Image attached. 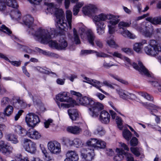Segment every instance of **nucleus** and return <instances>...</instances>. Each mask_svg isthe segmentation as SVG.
<instances>
[{
  "mask_svg": "<svg viewBox=\"0 0 161 161\" xmlns=\"http://www.w3.org/2000/svg\"><path fill=\"white\" fill-rule=\"evenodd\" d=\"M125 156L126 158L127 161H134V158L130 153L125 152Z\"/></svg>",
  "mask_w": 161,
  "mask_h": 161,
  "instance_id": "59",
  "label": "nucleus"
},
{
  "mask_svg": "<svg viewBox=\"0 0 161 161\" xmlns=\"http://www.w3.org/2000/svg\"><path fill=\"white\" fill-rule=\"evenodd\" d=\"M47 146L48 149L53 154H57L61 152V145L57 142H50L48 143Z\"/></svg>",
  "mask_w": 161,
  "mask_h": 161,
  "instance_id": "10",
  "label": "nucleus"
},
{
  "mask_svg": "<svg viewBox=\"0 0 161 161\" xmlns=\"http://www.w3.org/2000/svg\"><path fill=\"white\" fill-rule=\"evenodd\" d=\"M138 143V140L136 137H133L130 142V145L133 146L137 145Z\"/></svg>",
  "mask_w": 161,
  "mask_h": 161,
  "instance_id": "61",
  "label": "nucleus"
},
{
  "mask_svg": "<svg viewBox=\"0 0 161 161\" xmlns=\"http://www.w3.org/2000/svg\"><path fill=\"white\" fill-rule=\"evenodd\" d=\"M113 36H111L107 38L106 41L107 43L110 47L115 48H117L119 46L116 44L113 38Z\"/></svg>",
  "mask_w": 161,
  "mask_h": 161,
  "instance_id": "38",
  "label": "nucleus"
},
{
  "mask_svg": "<svg viewBox=\"0 0 161 161\" xmlns=\"http://www.w3.org/2000/svg\"><path fill=\"white\" fill-rule=\"evenodd\" d=\"M109 75L111 77H113L115 79L117 80L118 81L120 82L122 84L125 85H127L128 84V82L127 81L119 78L117 75H114L112 74H110Z\"/></svg>",
  "mask_w": 161,
  "mask_h": 161,
  "instance_id": "53",
  "label": "nucleus"
},
{
  "mask_svg": "<svg viewBox=\"0 0 161 161\" xmlns=\"http://www.w3.org/2000/svg\"><path fill=\"white\" fill-rule=\"evenodd\" d=\"M8 6L13 8H16L18 5L15 0H5Z\"/></svg>",
  "mask_w": 161,
  "mask_h": 161,
  "instance_id": "47",
  "label": "nucleus"
},
{
  "mask_svg": "<svg viewBox=\"0 0 161 161\" xmlns=\"http://www.w3.org/2000/svg\"><path fill=\"white\" fill-rule=\"evenodd\" d=\"M103 67L105 68L108 69L113 66H118V65L114 64L111 61H108L107 60L104 59L103 61Z\"/></svg>",
  "mask_w": 161,
  "mask_h": 161,
  "instance_id": "43",
  "label": "nucleus"
},
{
  "mask_svg": "<svg viewBox=\"0 0 161 161\" xmlns=\"http://www.w3.org/2000/svg\"><path fill=\"white\" fill-rule=\"evenodd\" d=\"M117 154L114 157V160L115 161L122 160L125 155V152L122 149L117 148L116 149Z\"/></svg>",
  "mask_w": 161,
  "mask_h": 161,
  "instance_id": "28",
  "label": "nucleus"
},
{
  "mask_svg": "<svg viewBox=\"0 0 161 161\" xmlns=\"http://www.w3.org/2000/svg\"><path fill=\"white\" fill-rule=\"evenodd\" d=\"M37 69L40 72H41V73H44V74H49L51 73L55 75H56V74L54 73L53 72H50L48 70H46L45 69L39 67H38L37 68Z\"/></svg>",
  "mask_w": 161,
  "mask_h": 161,
  "instance_id": "58",
  "label": "nucleus"
},
{
  "mask_svg": "<svg viewBox=\"0 0 161 161\" xmlns=\"http://www.w3.org/2000/svg\"><path fill=\"white\" fill-rule=\"evenodd\" d=\"M105 28H96L97 32L99 35H103L105 33Z\"/></svg>",
  "mask_w": 161,
  "mask_h": 161,
  "instance_id": "64",
  "label": "nucleus"
},
{
  "mask_svg": "<svg viewBox=\"0 0 161 161\" xmlns=\"http://www.w3.org/2000/svg\"><path fill=\"white\" fill-rule=\"evenodd\" d=\"M80 157L85 161H92L94 159L95 154L93 148H82L80 150Z\"/></svg>",
  "mask_w": 161,
  "mask_h": 161,
  "instance_id": "7",
  "label": "nucleus"
},
{
  "mask_svg": "<svg viewBox=\"0 0 161 161\" xmlns=\"http://www.w3.org/2000/svg\"><path fill=\"white\" fill-rule=\"evenodd\" d=\"M66 17L70 29L72 28V12L70 10H67L66 11Z\"/></svg>",
  "mask_w": 161,
  "mask_h": 161,
  "instance_id": "37",
  "label": "nucleus"
},
{
  "mask_svg": "<svg viewBox=\"0 0 161 161\" xmlns=\"http://www.w3.org/2000/svg\"><path fill=\"white\" fill-rule=\"evenodd\" d=\"M9 100L8 97H4L1 101V105L2 107H4L9 104Z\"/></svg>",
  "mask_w": 161,
  "mask_h": 161,
  "instance_id": "54",
  "label": "nucleus"
},
{
  "mask_svg": "<svg viewBox=\"0 0 161 161\" xmlns=\"http://www.w3.org/2000/svg\"><path fill=\"white\" fill-rule=\"evenodd\" d=\"M119 16L110 14L101 13L93 17V21L96 28H105L106 25L104 21H107L108 28V32L110 34L114 33L115 26L119 21Z\"/></svg>",
  "mask_w": 161,
  "mask_h": 161,
  "instance_id": "1",
  "label": "nucleus"
},
{
  "mask_svg": "<svg viewBox=\"0 0 161 161\" xmlns=\"http://www.w3.org/2000/svg\"><path fill=\"white\" fill-rule=\"evenodd\" d=\"M67 130L69 133L76 135L80 134L82 132V129L79 126L75 125L68 127Z\"/></svg>",
  "mask_w": 161,
  "mask_h": 161,
  "instance_id": "25",
  "label": "nucleus"
},
{
  "mask_svg": "<svg viewBox=\"0 0 161 161\" xmlns=\"http://www.w3.org/2000/svg\"><path fill=\"white\" fill-rule=\"evenodd\" d=\"M83 2H80L76 3L73 8V13L74 15H77L80 11V8L84 5Z\"/></svg>",
  "mask_w": 161,
  "mask_h": 161,
  "instance_id": "39",
  "label": "nucleus"
},
{
  "mask_svg": "<svg viewBox=\"0 0 161 161\" xmlns=\"http://www.w3.org/2000/svg\"><path fill=\"white\" fill-rule=\"evenodd\" d=\"M54 15L56 17V19L64 16V13L63 10L58 8L57 9Z\"/></svg>",
  "mask_w": 161,
  "mask_h": 161,
  "instance_id": "50",
  "label": "nucleus"
},
{
  "mask_svg": "<svg viewBox=\"0 0 161 161\" xmlns=\"http://www.w3.org/2000/svg\"><path fill=\"white\" fill-rule=\"evenodd\" d=\"M84 79L85 80H83L82 81L83 82H86L92 85L93 86L98 89L102 93L106 95H108V93L103 91L101 88L102 85V83L99 81L95 80H93L86 77H84Z\"/></svg>",
  "mask_w": 161,
  "mask_h": 161,
  "instance_id": "11",
  "label": "nucleus"
},
{
  "mask_svg": "<svg viewBox=\"0 0 161 161\" xmlns=\"http://www.w3.org/2000/svg\"><path fill=\"white\" fill-rule=\"evenodd\" d=\"M110 114L106 111L103 110L100 113L99 119L104 124H108L110 121Z\"/></svg>",
  "mask_w": 161,
  "mask_h": 161,
  "instance_id": "22",
  "label": "nucleus"
},
{
  "mask_svg": "<svg viewBox=\"0 0 161 161\" xmlns=\"http://www.w3.org/2000/svg\"><path fill=\"white\" fill-rule=\"evenodd\" d=\"M14 108L10 105L7 106L4 110L3 114L5 116H10L13 113Z\"/></svg>",
  "mask_w": 161,
  "mask_h": 161,
  "instance_id": "41",
  "label": "nucleus"
},
{
  "mask_svg": "<svg viewBox=\"0 0 161 161\" xmlns=\"http://www.w3.org/2000/svg\"><path fill=\"white\" fill-rule=\"evenodd\" d=\"M97 140V138H91L88 140L86 142V144L88 146L87 147L93 148L94 150L96 149Z\"/></svg>",
  "mask_w": 161,
  "mask_h": 161,
  "instance_id": "34",
  "label": "nucleus"
},
{
  "mask_svg": "<svg viewBox=\"0 0 161 161\" xmlns=\"http://www.w3.org/2000/svg\"><path fill=\"white\" fill-rule=\"evenodd\" d=\"M146 20L155 25H161V16L153 17H148L146 18Z\"/></svg>",
  "mask_w": 161,
  "mask_h": 161,
  "instance_id": "26",
  "label": "nucleus"
},
{
  "mask_svg": "<svg viewBox=\"0 0 161 161\" xmlns=\"http://www.w3.org/2000/svg\"><path fill=\"white\" fill-rule=\"evenodd\" d=\"M72 94L78 97L77 101L80 104L88 106L89 108L90 114L93 118H97L99 115L100 112L104 109V106L99 102H95L92 98L86 96L81 97L82 94L78 92L71 91Z\"/></svg>",
  "mask_w": 161,
  "mask_h": 161,
  "instance_id": "2",
  "label": "nucleus"
},
{
  "mask_svg": "<svg viewBox=\"0 0 161 161\" xmlns=\"http://www.w3.org/2000/svg\"><path fill=\"white\" fill-rule=\"evenodd\" d=\"M145 35L146 37H153L157 40L161 41V28H156L153 31L146 32Z\"/></svg>",
  "mask_w": 161,
  "mask_h": 161,
  "instance_id": "12",
  "label": "nucleus"
},
{
  "mask_svg": "<svg viewBox=\"0 0 161 161\" xmlns=\"http://www.w3.org/2000/svg\"><path fill=\"white\" fill-rule=\"evenodd\" d=\"M96 45L100 48H102L103 47V44L102 41L99 39H96L95 40Z\"/></svg>",
  "mask_w": 161,
  "mask_h": 161,
  "instance_id": "63",
  "label": "nucleus"
},
{
  "mask_svg": "<svg viewBox=\"0 0 161 161\" xmlns=\"http://www.w3.org/2000/svg\"><path fill=\"white\" fill-rule=\"evenodd\" d=\"M83 144L81 140L78 138H75L74 139V146L76 147H79L82 146Z\"/></svg>",
  "mask_w": 161,
  "mask_h": 161,
  "instance_id": "52",
  "label": "nucleus"
},
{
  "mask_svg": "<svg viewBox=\"0 0 161 161\" xmlns=\"http://www.w3.org/2000/svg\"><path fill=\"white\" fill-rule=\"evenodd\" d=\"M68 113L70 119L72 121L76 120L79 118V114L77 111L75 109H69Z\"/></svg>",
  "mask_w": 161,
  "mask_h": 161,
  "instance_id": "31",
  "label": "nucleus"
},
{
  "mask_svg": "<svg viewBox=\"0 0 161 161\" xmlns=\"http://www.w3.org/2000/svg\"><path fill=\"white\" fill-rule=\"evenodd\" d=\"M13 150L12 146L5 144L3 141H0V152L3 154L9 155L12 153Z\"/></svg>",
  "mask_w": 161,
  "mask_h": 161,
  "instance_id": "15",
  "label": "nucleus"
},
{
  "mask_svg": "<svg viewBox=\"0 0 161 161\" xmlns=\"http://www.w3.org/2000/svg\"><path fill=\"white\" fill-rule=\"evenodd\" d=\"M138 94L145 99L149 101H153V98L150 94L144 92H138Z\"/></svg>",
  "mask_w": 161,
  "mask_h": 161,
  "instance_id": "44",
  "label": "nucleus"
},
{
  "mask_svg": "<svg viewBox=\"0 0 161 161\" xmlns=\"http://www.w3.org/2000/svg\"><path fill=\"white\" fill-rule=\"evenodd\" d=\"M28 136L31 139H38L40 138L41 136L38 131L32 129L28 131Z\"/></svg>",
  "mask_w": 161,
  "mask_h": 161,
  "instance_id": "30",
  "label": "nucleus"
},
{
  "mask_svg": "<svg viewBox=\"0 0 161 161\" xmlns=\"http://www.w3.org/2000/svg\"><path fill=\"white\" fill-rule=\"evenodd\" d=\"M68 46L67 41L64 38H61L58 41V50H64Z\"/></svg>",
  "mask_w": 161,
  "mask_h": 161,
  "instance_id": "35",
  "label": "nucleus"
},
{
  "mask_svg": "<svg viewBox=\"0 0 161 161\" xmlns=\"http://www.w3.org/2000/svg\"><path fill=\"white\" fill-rule=\"evenodd\" d=\"M141 103L143 106L151 110H157L160 108L159 107L151 103L142 102Z\"/></svg>",
  "mask_w": 161,
  "mask_h": 161,
  "instance_id": "40",
  "label": "nucleus"
},
{
  "mask_svg": "<svg viewBox=\"0 0 161 161\" xmlns=\"http://www.w3.org/2000/svg\"><path fill=\"white\" fill-rule=\"evenodd\" d=\"M98 141L97 144V148L96 149H103L105 148L106 143L103 141L98 139Z\"/></svg>",
  "mask_w": 161,
  "mask_h": 161,
  "instance_id": "48",
  "label": "nucleus"
},
{
  "mask_svg": "<svg viewBox=\"0 0 161 161\" xmlns=\"http://www.w3.org/2000/svg\"><path fill=\"white\" fill-rule=\"evenodd\" d=\"M130 150L136 156L138 157L140 156V154L139 152V150L138 148L137 147H131Z\"/></svg>",
  "mask_w": 161,
  "mask_h": 161,
  "instance_id": "57",
  "label": "nucleus"
},
{
  "mask_svg": "<svg viewBox=\"0 0 161 161\" xmlns=\"http://www.w3.org/2000/svg\"><path fill=\"white\" fill-rule=\"evenodd\" d=\"M58 8L56 5L53 3H50L48 4L47 10L49 13L54 14Z\"/></svg>",
  "mask_w": 161,
  "mask_h": 161,
  "instance_id": "36",
  "label": "nucleus"
},
{
  "mask_svg": "<svg viewBox=\"0 0 161 161\" xmlns=\"http://www.w3.org/2000/svg\"><path fill=\"white\" fill-rule=\"evenodd\" d=\"M95 134L102 136L105 134V131L102 127L100 126H97L95 131Z\"/></svg>",
  "mask_w": 161,
  "mask_h": 161,
  "instance_id": "49",
  "label": "nucleus"
},
{
  "mask_svg": "<svg viewBox=\"0 0 161 161\" xmlns=\"http://www.w3.org/2000/svg\"><path fill=\"white\" fill-rule=\"evenodd\" d=\"M109 53L112 55L114 57H116L120 59L122 58V55L117 51L114 52L113 53Z\"/></svg>",
  "mask_w": 161,
  "mask_h": 161,
  "instance_id": "62",
  "label": "nucleus"
},
{
  "mask_svg": "<svg viewBox=\"0 0 161 161\" xmlns=\"http://www.w3.org/2000/svg\"><path fill=\"white\" fill-rule=\"evenodd\" d=\"M87 39L88 42L92 46L94 45V41L96 39V36L92 31L90 30H88L86 32Z\"/></svg>",
  "mask_w": 161,
  "mask_h": 161,
  "instance_id": "29",
  "label": "nucleus"
},
{
  "mask_svg": "<svg viewBox=\"0 0 161 161\" xmlns=\"http://www.w3.org/2000/svg\"><path fill=\"white\" fill-rule=\"evenodd\" d=\"M0 30L4 33L10 35L12 33V31L5 25H3L0 27Z\"/></svg>",
  "mask_w": 161,
  "mask_h": 161,
  "instance_id": "51",
  "label": "nucleus"
},
{
  "mask_svg": "<svg viewBox=\"0 0 161 161\" xmlns=\"http://www.w3.org/2000/svg\"><path fill=\"white\" fill-rule=\"evenodd\" d=\"M122 121V120L121 118L116 116V122L117 124L118 128L120 130H122L123 127Z\"/></svg>",
  "mask_w": 161,
  "mask_h": 161,
  "instance_id": "55",
  "label": "nucleus"
},
{
  "mask_svg": "<svg viewBox=\"0 0 161 161\" xmlns=\"http://www.w3.org/2000/svg\"><path fill=\"white\" fill-rule=\"evenodd\" d=\"M94 53H96V55L97 57L104 58H110L112 57L111 56L108 55L104 52H99L93 50H83L81 51V54L83 55H86Z\"/></svg>",
  "mask_w": 161,
  "mask_h": 161,
  "instance_id": "13",
  "label": "nucleus"
},
{
  "mask_svg": "<svg viewBox=\"0 0 161 161\" xmlns=\"http://www.w3.org/2000/svg\"><path fill=\"white\" fill-rule=\"evenodd\" d=\"M133 68L138 70L141 74L148 76L149 73L148 70L145 68L142 63L140 61H138V64L133 63L132 64Z\"/></svg>",
  "mask_w": 161,
  "mask_h": 161,
  "instance_id": "17",
  "label": "nucleus"
},
{
  "mask_svg": "<svg viewBox=\"0 0 161 161\" xmlns=\"http://www.w3.org/2000/svg\"><path fill=\"white\" fill-rule=\"evenodd\" d=\"M54 33V31H52L51 32L47 30L40 28L34 33L33 34V35L35 39L36 40L43 44H46L48 43L50 47L57 49L58 43L56 41L51 40L54 37V36H52Z\"/></svg>",
  "mask_w": 161,
  "mask_h": 161,
  "instance_id": "3",
  "label": "nucleus"
},
{
  "mask_svg": "<svg viewBox=\"0 0 161 161\" xmlns=\"http://www.w3.org/2000/svg\"><path fill=\"white\" fill-rule=\"evenodd\" d=\"M64 142L65 144L68 146H74V140H72L69 138H67L65 140Z\"/></svg>",
  "mask_w": 161,
  "mask_h": 161,
  "instance_id": "60",
  "label": "nucleus"
},
{
  "mask_svg": "<svg viewBox=\"0 0 161 161\" xmlns=\"http://www.w3.org/2000/svg\"><path fill=\"white\" fill-rule=\"evenodd\" d=\"M57 101H56L60 108H68L74 107L75 105V101L68 96L67 93L65 92H61L56 96Z\"/></svg>",
  "mask_w": 161,
  "mask_h": 161,
  "instance_id": "4",
  "label": "nucleus"
},
{
  "mask_svg": "<svg viewBox=\"0 0 161 161\" xmlns=\"http://www.w3.org/2000/svg\"><path fill=\"white\" fill-rule=\"evenodd\" d=\"M117 92L120 97L124 99L133 100L136 98V96L134 94L122 89L117 90Z\"/></svg>",
  "mask_w": 161,
  "mask_h": 161,
  "instance_id": "18",
  "label": "nucleus"
},
{
  "mask_svg": "<svg viewBox=\"0 0 161 161\" xmlns=\"http://www.w3.org/2000/svg\"><path fill=\"white\" fill-rule=\"evenodd\" d=\"M147 44L146 40L142 39L139 42H136L133 45V49L138 53H141L143 46Z\"/></svg>",
  "mask_w": 161,
  "mask_h": 161,
  "instance_id": "23",
  "label": "nucleus"
},
{
  "mask_svg": "<svg viewBox=\"0 0 161 161\" xmlns=\"http://www.w3.org/2000/svg\"><path fill=\"white\" fill-rule=\"evenodd\" d=\"M119 20V21L120 20ZM118 27L123 31L120 32L121 34L125 37H128L131 39H134L136 38V37L134 34L131 33L130 31L127 30H125L124 28L129 27L131 24V22H125L124 21L119 22L118 23Z\"/></svg>",
  "mask_w": 161,
  "mask_h": 161,
  "instance_id": "6",
  "label": "nucleus"
},
{
  "mask_svg": "<svg viewBox=\"0 0 161 161\" xmlns=\"http://www.w3.org/2000/svg\"><path fill=\"white\" fill-rule=\"evenodd\" d=\"M123 135L124 137L127 141H129L132 136L131 133L128 129H125L123 130Z\"/></svg>",
  "mask_w": 161,
  "mask_h": 161,
  "instance_id": "46",
  "label": "nucleus"
},
{
  "mask_svg": "<svg viewBox=\"0 0 161 161\" xmlns=\"http://www.w3.org/2000/svg\"><path fill=\"white\" fill-rule=\"evenodd\" d=\"M6 139L14 144H17L19 142L17 137L14 134H9L6 136Z\"/></svg>",
  "mask_w": 161,
  "mask_h": 161,
  "instance_id": "42",
  "label": "nucleus"
},
{
  "mask_svg": "<svg viewBox=\"0 0 161 161\" xmlns=\"http://www.w3.org/2000/svg\"><path fill=\"white\" fill-rule=\"evenodd\" d=\"M40 120L37 115L32 113L26 115L25 121L28 125L34 128L36 125L40 122Z\"/></svg>",
  "mask_w": 161,
  "mask_h": 161,
  "instance_id": "8",
  "label": "nucleus"
},
{
  "mask_svg": "<svg viewBox=\"0 0 161 161\" xmlns=\"http://www.w3.org/2000/svg\"><path fill=\"white\" fill-rule=\"evenodd\" d=\"M5 0H0V11H4L7 10Z\"/></svg>",
  "mask_w": 161,
  "mask_h": 161,
  "instance_id": "56",
  "label": "nucleus"
},
{
  "mask_svg": "<svg viewBox=\"0 0 161 161\" xmlns=\"http://www.w3.org/2000/svg\"><path fill=\"white\" fill-rule=\"evenodd\" d=\"M66 158L64 161H78L79 156L75 151L69 150L66 153Z\"/></svg>",
  "mask_w": 161,
  "mask_h": 161,
  "instance_id": "19",
  "label": "nucleus"
},
{
  "mask_svg": "<svg viewBox=\"0 0 161 161\" xmlns=\"http://www.w3.org/2000/svg\"><path fill=\"white\" fill-rule=\"evenodd\" d=\"M97 10L96 6L92 4H88L82 8V11L86 15L89 16L95 13Z\"/></svg>",
  "mask_w": 161,
  "mask_h": 161,
  "instance_id": "16",
  "label": "nucleus"
},
{
  "mask_svg": "<svg viewBox=\"0 0 161 161\" xmlns=\"http://www.w3.org/2000/svg\"><path fill=\"white\" fill-rule=\"evenodd\" d=\"M149 25L147 23L143 22L139 25L135 24L133 25V27L137 31L142 33L143 36L146 37L145 34L146 32L150 31L148 30L149 29Z\"/></svg>",
  "mask_w": 161,
  "mask_h": 161,
  "instance_id": "14",
  "label": "nucleus"
},
{
  "mask_svg": "<svg viewBox=\"0 0 161 161\" xmlns=\"http://www.w3.org/2000/svg\"><path fill=\"white\" fill-rule=\"evenodd\" d=\"M117 154L114 157V160L115 161L122 160L125 155V152L122 149L117 148L116 149Z\"/></svg>",
  "mask_w": 161,
  "mask_h": 161,
  "instance_id": "27",
  "label": "nucleus"
},
{
  "mask_svg": "<svg viewBox=\"0 0 161 161\" xmlns=\"http://www.w3.org/2000/svg\"><path fill=\"white\" fill-rule=\"evenodd\" d=\"M143 50L148 55L155 57L161 52V43L155 39H150L148 42V45L144 47Z\"/></svg>",
  "mask_w": 161,
  "mask_h": 161,
  "instance_id": "5",
  "label": "nucleus"
},
{
  "mask_svg": "<svg viewBox=\"0 0 161 161\" xmlns=\"http://www.w3.org/2000/svg\"><path fill=\"white\" fill-rule=\"evenodd\" d=\"M33 22V18L30 15H26L23 17L21 23L30 28L32 26Z\"/></svg>",
  "mask_w": 161,
  "mask_h": 161,
  "instance_id": "21",
  "label": "nucleus"
},
{
  "mask_svg": "<svg viewBox=\"0 0 161 161\" xmlns=\"http://www.w3.org/2000/svg\"><path fill=\"white\" fill-rule=\"evenodd\" d=\"M22 144L25 150L31 153H35L36 151V144L31 140L24 139Z\"/></svg>",
  "mask_w": 161,
  "mask_h": 161,
  "instance_id": "9",
  "label": "nucleus"
},
{
  "mask_svg": "<svg viewBox=\"0 0 161 161\" xmlns=\"http://www.w3.org/2000/svg\"><path fill=\"white\" fill-rule=\"evenodd\" d=\"M16 102L14 104V106L18 108H24L27 106V104L23 100L20 98H17L16 99Z\"/></svg>",
  "mask_w": 161,
  "mask_h": 161,
  "instance_id": "33",
  "label": "nucleus"
},
{
  "mask_svg": "<svg viewBox=\"0 0 161 161\" xmlns=\"http://www.w3.org/2000/svg\"><path fill=\"white\" fill-rule=\"evenodd\" d=\"M72 41H74L76 44H79L80 42L79 37L78 35L77 31L75 28L73 29V36L72 39Z\"/></svg>",
  "mask_w": 161,
  "mask_h": 161,
  "instance_id": "45",
  "label": "nucleus"
},
{
  "mask_svg": "<svg viewBox=\"0 0 161 161\" xmlns=\"http://www.w3.org/2000/svg\"><path fill=\"white\" fill-rule=\"evenodd\" d=\"M56 27L61 30L68 27L65 16L56 19L55 20Z\"/></svg>",
  "mask_w": 161,
  "mask_h": 161,
  "instance_id": "20",
  "label": "nucleus"
},
{
  "mask_svg": "<svg viewBox=\"0 0 161 161\" xmlns=\"http://www.w3.org/2000/svg\"><path fill=\"white\" fill-rule=\"evenodd\" d=\"M0 58L3 59L9 62L11 64L13 65L18 67L21 64V61H11L4 54L0 53Z\"/></svg>",
  "mask_w": 161,
  "mask_h": 161,
  "instance_id": "32",
  "label": "nucleus"
},
{
  "mask_svg": "<svg viewBox=\"0 0 161 161\" xmlns=\"http://www.w3.org/2000/svg\"><path fill=\"white\" fill-rule=\"evenodd\" d=\"M12 129L15 132L21 136H25L26 135L28 136V131H27L25 129L22 128L20 125L13 126Z\"/></svg>",
  "mask_w": 161,
  "mask_h": 161,
  "instance_id": "24",
  "label": "nucleus"
}]
</instances>
